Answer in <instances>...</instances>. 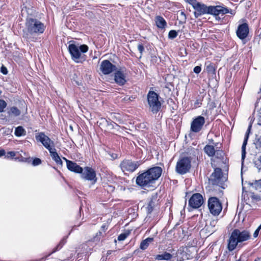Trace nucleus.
<instances>
[{
	"mask_svg": "<svg viewBox=\"0 0 261 261\" xmlns=\"http://www.w3.org/2000/svg\"><path fill=\"white\" fill-rule=\"evenodd\" d=\"M193 8L195 10L194 16L196 18H198L200 16L208 14L214 15H218L219 14H225L230 13L232 14V11L222 6H206L203 4L199 2L194 3Z\"/></svg>",
	"mask_w": 261,
	"mask_h": 261,
	"instance_id": "nucleus-3",
	"label": "nucleus"
},
{
	"mask_svg": "<svg viewBox=\"0 0 261 261\" xmlns=\"http://www.w3.org/2000/svg\"><path fill=\"white\" fill-rule=\"evenodd\" d=\"M141 164L142 162L140 161H133L131 160H124L121 163L120 167L123 172L128 171L133 172Z\"/></svg>",
	"mask_w": 261,
	"mask_h": 261,
	"instance_id": "nucleus-10",
	"label": "nucleus"
},
{
	"mask_svg": "<svg viewBox=\"0 0 261 261\" xmlns=\"http://www.w3.org/2000/svg\"><path fill=\"white\" fill-rule=\"evenodd\" d=\"M154 205V202L153 201V199L152 198L149 202L148 206L146 207L147 213L148 214L150 213L152 211Z\"/></svg>",
	"mask_w": 261,
	"mask_h": 261,
	"instance_id": "nucleus-29",
	"label": "nucleus"
},
{
	"mask_svg": "<svg viewBox=\"0 0 261 261\" xmlns=\"http://www.w3.org/2000/svg\"><path fill=\"white\" fill-rule=\"evenodd\" d=\"M45 29L44 24L36 18H28L23 30L22 37L28 41H34L36 36L42 34Z\"/></svg>",
	"mask_w": 261,
	"mask_h": 261,
	"instance_id": "nucleus-1",
	"label": "nucleus"
},
{
	"mask_svg": "<svg viewBox=\"0 0 261 261\" xmlns=\"http://www.w3.org/2000/svg\"><path fill=\"white\" fill-rule=\"evenodd\" d=\"M206 70L208 73L212 74L214 73L215 71V68L214 67L213 65L211 64H209L208 65L206 66Z\"/></svg>",
	"mask_w": 261,
	"mask_h": 261,
	"instance_id": "nucleus-32",
	"label": "nucleus"
},
{
	"mask_svg": "<svg viewBox=\"0 0 261 261\" xmlns=\"http://www.w3.org/2000/svg\"><path fill=\"white\" fill-rule=\"evenodd\" d=\"M177 36V32L175 30H171L169 32L168 37L170 39H174Z\"/></svg>",
	"mask_w": 261,
	"mask_h": 261,
	"instance_id": "nucleus-31",
	"label": "nucleus"
},
{
	"mask_svg": "<svg viewBox=\"0 0 261 261\" xmlns=\"http://www.w3.org/2000/svg\"><path fill=\"white\" fill-rule=\"evenodd\" d=\"M7 106V102L3 99H0V113L3 112Z\"/></svg>",
	"mask_w": 261,
	"mask_h": 261,
	"instance_id": "nucleus-30",
	"label": "nucleus"
},
{
	"mask_svg": "<svg viewBox=\"0 0 261 261\" xmlns=\"http://www.w3.org/2000/svg\"><path fill=\"white\" fill-rule=\"evenodd\" d=\"M8 114L9 116L17 117L21 114V111L16 107H10L8 111Z\"/></svg>",
	"mask_w": 261,
	"mask_h": 261,
	"instance_id": "nucleus-24",
	"label": "nucleus"
},
{
	"mask_svg": "<svg viewBox=\"0 0 261 261\" xmlns=\"http://www.w3.org/2000/svg\"><path fill=\"white\" fill-rule=\"evenodd\" d=\"M127 236H128L127 233H121L118 236V240L119 241H123L127 238Z\"/></svg>",
	"mask_w": 261,
	"mask_h": 261,
	"instance_id": "nucleus-34",
	"label": "nucleus"
},
{
	"mask_svg": "<svg viewBox=\"0 0 261 261\" xmlns=\"http://www.w3.org/2000/svg\"><path fill=\"white\" fill-rule=\"evenodd\" d=\"M201 101L199 99L196 100V101L194 102L195 108H198L201 106Z\"/></svg>",
	"mask_w": 261,
	"mask_h": 261,
	"instance_id": "nucleus-41",
	"label": "nucleus"
},
{
	"mask_svg": "<svg viewBox=\"0 0 261 261\" xmlns=\"http://www.w3.org/2000/svg\"><path fill=\"white\" fill-rule=\"evenodd\" d=\"M258 161H259V162L261 164V155L259 156V159H258Z\"/></svg>",
	"mask_w": 261,
	"mask_h": 261,
	"instance_id": "nucleus-49",
	"label": "nucleus"
},
{
	"mask_svg": "<svg viewBox=\"0 0 261 261\" xmlns=\"http://www.w3.org/2000/svg\"><path fill=\"white\" fill-rule=\"evenodd\" d=\"M153 241V238H147L143 240L140 243V248L142 250H145L148 247L149 244L152 242Z\"/></svg>",
	"mask_w": 261,
	"mask_h": 261,
	"instance_id": "nucleus-25",
	"label": "nucleus"
},
{
	"mask_svg": "<svg viewBox=\"0 0 261 261\" xmlns=\"http://www.w3.org/2000/svg\"><path fill=\"white\" fill-rule=\"evenodd\" d=\"M207 206L210 213L214 216H218L222 210L221 202L216 197H211L208 198Z\"/></svg>",
	"mask_w": 261,
	"mask_h": 261,
	"instance_id": "nucleus-6",
	"label": "nucleus"
},
{
	"mask_svg": "<svg viewBox=\"0 0 261 261\" xmlns=\"http://www.w3.org/2000/svg\"><path fill=\"white\" fill-rule=\"evenodd\" d=\"M68 50L71 56L72 59L74 62L82 63L85 60V56L82 54V53H86L88 50V47L85 44L79 46L75 44H70L68 46Z\"/></svg>",
	"mask_w": 261,
	"mask_h": 261,
	"instance_id": "nucleus-5",
	"label": "nucleus"
},
{
	"mask_svg": "<svg viewBox=\"0 0 261 261\" xmlns=\"http://www.w3.org/2000/svg\"><path fill=\"white\" fill-rule=\"evenodd\" d=\"M237 35L240 39H244L247 37L249 33L248 25L246 23L240 24L237 30Z\"/></svg>",
	"mask_w": 261,
	"mask_h": 261,
	"instance_id": "nucleus-15",
	"label": "nucleus"
},
{
	"mask_svg": "<svg viewBox=\"0 0 261 261\" xmlns=\"http://www.w3.org/2000/svg\"><path fill=\"white\" fill-rule=\"evenodd\" d=\"M251 128V124H250L246 133L245 137L242 146V159L244 160L246 155V146L249 137V134Z\"/></svg>",
	"mask_w": 261,
	"mask_h": 261,
	"instance_id": "nucleus-20",
	"label": "nucleus"
},
{
	"mask_svg": "<svg viewBox=\"0 0 261 261\" xmlns=\"http://www.w3.org/2000/svg\"><path fill=\"white\" fill-rule=\"evenodd\" d=\"M211 223V225H214L216 223V221H213Z\"/></svg>",
	"mask_w": 261,
	"mask_h": 261,
	"instance_id": "nucleus-48",
	"label": "nucleus"
},
{
	"mask_svg": "<svg viewBox=\"0 0 261 261\" xmlns=\"http://www.w3.org/2000/svg\"><path fill=\"white\" fill-rule=\"evenodd\" d=\"M81 174L83 179L91 181L92 184H95L97 181L95 171L91 167H85Z\"/></svg>",
	"mask_w": 261,
	"mask_h": 261,
	"instance_id": "nucleus-11",
	"label": "nucleus"
},
{
	"mask_svg": "<svg viewBox=\"0 0 261 261\" xmlns=\"http://www.w3.org/2000/svg\"><path fill=\"white\" fill-rule=\"evenodd\" d=\"M107 253H108V254H110V253H111V251H109L107 252Z\"/></svg>",
	"mask_w": 261,
	"mask_h": 261,
	"instance_id": "nucleus-50",
	"label": "nucleus"
},
{
	"mask_svg": "<svg viewBox=\"0 0 261 261\" xmlns=\"http://www.w3.org/2000/svg\"><path fill=\"white\" fill-rule=\"evenodd\" d=\"M49 152L52 159L56 163V164L58 165L62 166L63 165V162L58 153L57 152L55 148H54L53 150H50L49 151Z\"/></svg>",
	"mask_w": 261,
	"mask_h": 261,
	"instance_id": "nucleus-21",
	"label": "nucleus"
},
{
	"mask_svg": "<svg viewBox=\"0 0 261 261\" xmlns=\"http://www.w3.org/2000/svg\"><path fill=\"white\" fill-rule=\"evenodd\" d=\"M158 97V95L154 91H149L147 95L149 109L153 113H156L161 109V104Z\"/></svg>",
	"mask_w": 261,
	"mask_h": 261,
	"instance_id": "nucleus-7",
	"label": "nucleus"
},
{
	"mask_svg": "<svg viewBox=\"0 0 261 261\" xmlns=\"http://www.w3.org/2000/svg\"><path fill=\"white\" fill-rule=\"evenodd\" d=\"M138 49L139 51V52H140V53L141 54V55L142 53H143V51L144 50V48L143 45L142 44H139L138 45Z\"/></svg>",
	"mask_w": 261,
	"mask_h": 261,
	"instance_id": "nucleus-38",
	"label": "nucleus"
},
{
	"mask_svg": "<svg viewBox=\"0 0 261 261\" xmlns=\"http://www.w3.org/2000/svg\"><path fill=\"white\" fill-rule=\"evenodd\" d=\"M203 203V197L199 193L194 194L189 201V206L194 208H199L201 206Z\"/></svg>",
	"mask_w": 261,
	"mask_h": 261,
	"instance_id": "nucleus-13",
	"label": "nucleus"
},
{
	"mask_svg": "<svg viewBox=\"0 0 261 261\" xmlns=\"http://www.w3.org/2000/svg\"><path fill=\"white\" fill-rule=\"evenodd\" d=\"M258 228H260V229H261V225L258 227Z\"/></svg>",
	"mask_w": 261,
	"mask_h": 261,
	"instance_id": "nucleus-52",
	"label": "nucleus"
},
{
	"mask_svg": "<svg viewBox=\"0 0 261 261\" xmlns=\"http://www.w3.org/2000/svg\"><path fill=\"white\" fill-rule=\"evenodd\" d=\"M155 21L158 28L163 29L167 26V23L164 18L160 16L155 18Z\"/></svg>",
	"mask_w": 261,
	"mask_h": 261,
	"instance_id": "nucleus-22",
	"label": "nucleus"
},
{
	"mask_svg": "<svg viewBox=\"0 0 261 261\" xmlns=\"http://www.w3.org/2000/svg\"><path fill=\"white\" fill-rule=\"evenodd\" d=\"M250 238V232L248 230L239 229H234L228 240V250L229 251H232L237 247H240L243 242L249 240Z\"/></svg>",
	"mask_w": 261,
	"mask_h": 261,
	"instance_id": "nucleus-4",
	"label": "nucleus"
},
{
	"mask_svg": "<svg viewBox=\"0 0 261 261\" xmlns=\"http://www.w3.org/2000/svg\"><path fill=\"white\" fill-rule=\"evenodd\" d=\"M254 261H261V257H257Z\"/></svg>",
	"mask_w": 261,
	"mask_h": 261,
	"instance_id": "nucleus-47",
	"label": "nucleus"
},
{
	"mask_svg": "<svg viewBox=\"0 0 261 261\" xmlns=\"http://www.w3.org/2000/svg\"><path fill=\"white\" fill-rule=\"evenodd\" d=\"M102 236V232L100 231H99L98 232L96 233L95 236L93 238V241L96 242L99 241L100 239V237Z\"/></svg>",
	"mask_w": 261,
	"mask_h": 261,
	"instance_id": "nucleus-33",
	"label": "nucleus"
},
{
	"mask_svg": "<svg viewBox=\"0 0 261 261\" xmlns=\"http://www.w3.org/2000/svg\"><path fill=\"white\" fill-rule=\"evenodd\" d=\"M115 82L118 85L122 86L126 82V75L122 70H117L115 73Z\"/></svg>",
	"mask_w": 261,
	"mask_h": 261,
	"instance_id": "nucleus-18",
	"label": "nucleus"
},
{
	"mask_svg": "<svg viewBox=\"0 0 261 261\" xmlns=\"http://www.w3.org/2000/svg\"><path fill=\"white\" fill-rule=\"evenodd\" d=\"M162 173V169L160 167L150 168L138 176L136 183L143 188L151 187L161 176Z\"/></svg>",
	"mask_w": 261,
	"mask_h": 261,
	"instance_id": "nucleus-2",
	"label": "nucleus"
},
{
	"mask_svg": "<svg viewBox=\"0 0 261 261\" xmlns=\"http://www.w3.org/2000/svg\"><path fill=\"white\" fill-rule=\"evenodd\" d=\"M111 155V158L113 159H115L116 158H117V154H115V153H112Z\"/></svg>",
	"mask_w": 261,
	"mask_h": 261,
	"instance_id": "nucleus-46",
	"label": "nucleus"
},
{
	"mask_svg": "<svg viewBox=\"0 0 261 261\" xmlns=\"http://www.w3.org/2000/svg\"><path fill=\"white\" fill-rule=\"evenodd\" d=\"M204 151L209 156H213L216 152L218 154L220 152L219 150L216 151L213 146L210 145H206L204 147Z\"/></svg>",
	"mask_w": 261,
	"mask_h": 261,
	"instance_id": "nucleus-23",
	"label": "nucleus"
},
{
	"mask_svg": "<svg viewBox=\"0 0 261 261\" xmlns=\"http://www.w3.org/2000/svg\"><path fill=\"white\" fill-rule=\"evenodd\" d=\"M26 134V131L21 126H18L15 128V135L17 137H20L25 136Z\"/></svg>",
	"mask_w": 261,
	"mask_h": 261,
	"instance_id": "nucleus-28",
	"label": "nucleus"
},
{
	"mask_svg": "<svg viewBox=\"0 0 261 261\" xmlns=\"http://www.w3.org/2000/svg\"><path fill=\"white\" fill-rule=\"evenodd\" d=\"M259 230H260V228H258V227L255 230V231H254V232L253 233L254 238H256L258 236Z\"/></svg>",
	"mask_w": 261,
	"mask_h": 261,
	"instance_id": "nucleus-43",
	"label": "nucleus"
},
{
	"mask_svg": "<svg viewBox=\"0 0 261 261\" xmlns=\"http://www.w3.org/2000/svg\"><path fill=\"white\" fill-rule=\"evenodd\" d=\"M180 17L181 18V19L184 21V22H185L186 20V14H185L184 12H181L180 13Z\"/></svg>",
	"mask_w": 261,
	"mask_h": 261,
	"instance_id": "nucleus-42",
	"label": "nucleus"
},
{
	"mask_svg": "<svg viewBox=\"0 0 261 261\" xmlns=\"http://www.w3.org/2000/svg\"><path fill=\"white\" fill-rule=\"evenodd\" d=\"M41 163V161L39 158H35L33 160L32 164L34 166H37L40 165Z\"/></svg>",
	"mask_w": 261,
	"mask_h": 261,
	"instance_id": "nucleus-35",
	"label": "nucleus"
},
{
	"mask_svg": "<svg viewBox=\"0 0 261 261\" xmlns=\"http://www.w3.org/2000/svg\"><path fill=\"white\" fill-rule=\"evenodd\" d=\"M5 151L3 149L0 150V156L5 155Z\"/></svg>",
	"mask_w": 261,
	"mask_h": 261,
	"instance_id": "nucleus-45",
	"label": "nucleus"
},
{
	"mask_svg": "<svg viewBox=\"0 0 261 261\" xmlns=\"http://www.w3.org/2000/svg\"><path fill=\"white\" fill-rule=\"evenodd\" d=\"M1 71L2 73H3L5 75L8 73V70L7 68L3 65L1 68Z\"/></svg>",
	"mask_w": 261,
	"mask_h": 261,
	"instance_id": "nucleus-40",
	"label": "nucleus"
},
{
	"mask_svg": "<svg viewBox=\"0 0 261 261\" xmlns=\"http://www.w3.org/2000/svg\"><path fill=\"white\" fill-rule=\"evenodd\" d=\"M98 123L101 128L105 131H110L113 129L114 127V124H116L115 123L108 121L105 118H101Z\"/></svg>",
	"mask_w": 261,
	"mask_h": 261,
	"instance_id": "nucleus-16",
	"label": "nucleus"
},
{
	"mask_svg": "<svg viewBox=\"0 0 261 261\" xmlns=\"http://www.w3.org/2000/svg\"><path fill=\"white\" fill-rule=\"evenodd\" d=\"M191 167V160L188 157L181 158L177 161L176 172L179 174H185L189 172Z\"/></svg>",
	"mask_w": 261,
	"mask_h": 261,
	"instance_id": "nucleus-8",
	"label": "nucleus"
},
{
	"mask_svg": "<svg viewBox=\"0 0 261 261\" xmlns=\"http://www.w3.org/2000/svg\"><path fill=\"white\" fill-rule=\"evenodd\" d=\"M249 184L253 189L256 190H260L261 189V178L259 180H254Z\"/></svg>",
	"mask_w": 261,
	"mask_h": 261,
	"instance_id": "nucleus-27",
	"label": "nucleus"
},
{
	"mask_svg": "<svg viewBox=\"0 0 261 261\" xmlns=\"http://www.w3.org/2000/svg\"><path fill=\"white\" fill-rule=\"evenodd\" d=\"M15 155V152L14 151H9L7 153L6 155V158H12Z\"/></svg>",
	"mask_w": 261,
	"mask_h": 261,
	"instance_id": "nucleus-36",
	"label": "nucleus"
},
{
	"mask_svg": "<svg viewBox=\"0 0 261 261\" xmlns=\"http://www.w3.org/2000/svg\"><path fill=\"white\" fill-rule=\"evenodd\" d=\"M65 243V241L64 239H63L59 243V244L58 245V246L57 247V248L51 252V253L56 252L57 250H58V247L60 246V248H61L62 247V246L64 244V243Z\"/></svg>",
	"mask_w": 261,
	"mask_h": 261,
	"instance_id": "nucleus-37",
	"label": "nucleus"
},
{
	"mask_svg": "<svg viewBox=\"0 0 261 261\" xmlns=\"http://www.w3.org/2000/svg\"><path fill=\"white\" fill-rule=\"evenodd\" d=\"M222 175V170L219 168H216L211 176L210 180L212 184L213 185L217 184L221 178Z\"/></svg>",
	"mask_w": 261,
	"mask_h": 261,
	"instance_id": "nucleus-19",
	"label": "nucleus"
},
{
	"mask_svg": "<svg viewBox=\"0 0 261 261\" xmlns=\"http://www.w3.org/2000/svg\"><path fill=\"white\" fill-rule=\"evenodd\" d=\"M259 141L261 143V138L259 139Z\"/></svg>",
	"mask_w": 261,
	"mask_h": 261,
	"instance_id": "nucleus-51",
	"label": "nucleus"
},
{
	"mask_svg": "<svg viewBox=\"0 0 261 261\" xmlns=\"http://www.w3.org/2000/svg\"><path fill=\"white\" fill-rule=\"evenodd\" d=\"M116 69V66L107 60L103 61L100 64V69L104 74H109L115 71Z\"/></svg>",
	"mask_w": 261,
	"mask_h": 261,
	"instance_id": "nucleus-14",
	"label": "nucleus"
},
{
	"mask_svg": "<svg viewBox=\"0 0 261 261\" xmlns=\"http://www.w3.org/2000/svg\"><path fill=\"white\" fill-rule=\"evenodd\" d=\"M201 67H200V66H195V67H194V70H193L194 72L195 73H197V74H198V73H200V71H201Z\"/></svg>",
	"mask_w": 261,
	"mask_h": 261,
	"instance_id": "nucleus-39",
	"label": "nucleus"
},
{
	"mask_svg": "<svg viewBox=\"0 0 261 261\" xmlns=\"http://www.w3.org/2000/svg\"><path fill=\"white\" fill-rule=\"evenodd\" d=\"M205 123V118L199 116L193 119L191 123V130L194 133L199 132Z\"/></svg>",
	"mask_w": 261,
	"mask_h": 261,
	"instance_id": "nucleus-12",
	"label": "nucleus"
},
{
	"mask_svg": "<svg viewBox=\"0 0 261 261\" xmlns=\"http://www.w3.org/2000/svg\"><path fill=\"white\" fill-rule=\"evenodd\" d=\"M188 3L192 6L193 7V4L194 3H197L198 2H197L196 0H188Z\"/></svg>",
	"mask_w": 261,
	"mask_h": 261,
	"instance_id": "nucleus-44",
	"label": "nucleus"
},
{
	"mask_svg": "<svg viewBox=\"0 0 261 261\" xmlns=\"http://www.w3.org/2000/svg\"><path fill=\"white\" fill-rule=\"evenodd\" d=\"M66 162L67 167L68 170L77 173L82 172L83 169L79 166L76 163L67 160L65 158H63Z\"/></svg>",
	"mask_w": 261,
	"mask_h": 261,
	"instance_id": "nucleus-17",
	"label": "nucleus"
},
{
	"mask_svg": "<svg viewBox=\"0 0 261 261\" xmlns=\"http://www.w3.org/2000/svg\"><path fill=\"white\" fill-rule=\"evenodd\" d=\"M172 257V255L168 252H165L162 254H158L155 256V259L158 260H169Z\"/></svg>",
	"mask_w": 261,
	"mask_h": 261,
	"instance_id": "nucleus-26",
	"label": "nucleus"
},
{
	"mask_svg": "<svg viewBox=\"0 0 261 261\" xmlns=\"http://www.w3.org/2000/svg\"><path fill=\"white\" fill-rule=\"evenodd\" d=\"M35 138L37 141L41 142L48 151L53 150L55 148L54 141L45 135L44 133L41 132L36 134Z\"/></svg>",
	"mask_w": 261,
	"mask_h": 261,
	"instance_id": "nucleus-9",
	"label": "nucleus"
}]
</instances>
